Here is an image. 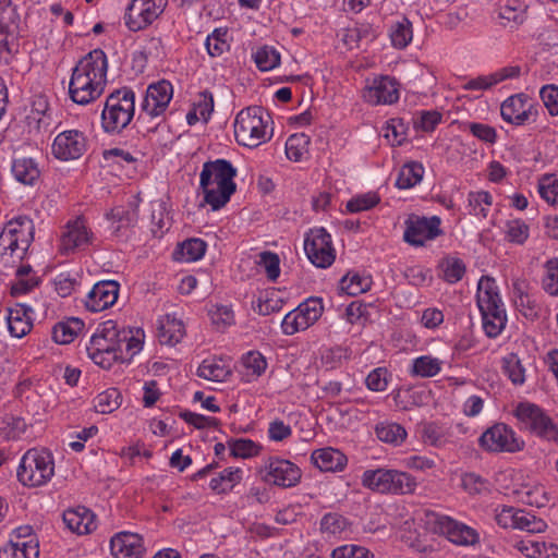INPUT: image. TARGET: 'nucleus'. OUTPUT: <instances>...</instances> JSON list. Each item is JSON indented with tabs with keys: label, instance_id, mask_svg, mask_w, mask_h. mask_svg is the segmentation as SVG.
Instances as JSON below:
<instances>
[{
	"label": "nucleus",
	"instance_id": "f03ea898",
	"mask_svg": "<svg viewBox=\"0 0 558 558\" xmlns=\"http://www.w3.org/2000/svg\"><path fill=\"white\" fill-rule=\"evenodd\" d=\"M238 170L231 161L218 158L203 163L199 173V191L203 193L204 203L211 210L225 207L236 190L234 178Z\"/></svg>",
	"mask_w": 558,
	"mask_h": 558
},
{
	"label": "nucleus",
	"instance_id": "cd10ccee",
	"mask_svg": "<svg viewBox=\"0 0 558 558\" xmlns=\"http://www.w3.org/2000/svg\"><path fill=\"white\" fill-rule=\"evenodd\" d=\"M63 522L71 532L77 535L89 534L97 527L94 512L84 506L65 510Z\"/></svg>",
	"mask_w": 558,
	"mask_h": 558
},
{
	"label": "nucleus",
	"instance_id": "338daca9",
	"mask_svg": "<svg viewBox=\"0 0 558 558\" xmlns=\"http://www.w3.org/2000/svg\"><path fill=\"white\" fill-rule=\"evenodd\" d=\"M214 107V95L208 89L199 92L192 104V108L199 113L204 123H207L210 120Z\"/></svg>",
	"mask_w": 558,
	"mask_h": 558
},
{
	"label": "nucleus",
	"instance_id": "a19ab883",
	"mask_svg": "<svg viewBox=\"0 0 558 558\" xmlns=\"http://www.w3.org/2000/svg\"><path fill=\"white\" fill-rule=\"evenodd\" d=\"M424 172L425 170L421 162H407L399 170L396 186L400 190L412 189L423 180Z\"/></svg>",
	"mask_w": 558,
	"mask_h": 558
},
{
	"label": "nucleus",
	"instance_id": "6e6552de",
	"mask_svg": "<svg viewBox=\"0 0 558 558\" xmlns=\"http://www.w3.org/2000/svg\"><path fill=\"white\" fill-rule=\"evenodd\" d=\"M521 432L558 444V425L539 405L530 401L519 402L512 410Z\"/></svg>",
	"mask_w": 558,
	"mask_h": 558
},
{
	"label": "nucleus",
	"instance_id": "393cba45",
	"mask_svg": "<svg viewBox=\"0 0 558 558\" xmlns=\"http://www.w3.org/2000/svg\"><path fill=\"white\" fill-rule=\"evenodd\" d=\"M520 74L521 68L519 65H507L492 73L465 80L461 88L466 92H485L507 80L518 78Z\"/></svg>",
	"mask_w": 558,
	"mask_h": 558
},
{
	"label": "nucleus",
	"instance_id": "423d86ee",
	"mask_svg": "<svg viewBox=\"0 0 558 558\" xmlns=\"http://www.w3.org/2000/svg\"><path fill=\"white\" fill-rule=\"evenodd\" d=\"M54 476V457L45 448H31L20 459L17 481L28 488L47 485Z\"/></svg>",
	"mask_w": 558,
	"mask_h": 558
},
{
	"label": "nucleus",
	"instance_id": "37998d69",
	"mask_svg": "<svg viewBox=\"0 0 558 558\" xmlns=\"http://www.w3.org/2000/svg\"><path fill=\"white\" fill-rule=\"evenodd\" d=\"M207 243L199 238H191L179 244L175 258L180 262L191 263L204 257Z\"/></svg>",
	"mask_w": 558,
	"mask_h": 558
},
{
	"label": "nucleus",
	"instance_id": "49530a36",
	"mask_svg": "<svg viewBox=\"0 0 558 558\" xmlns=\"http://www.w3.org/2000/svg\"><path fill=\"white\" fill-rule=\"evenodd\" d=\"M26 429L23 417L9 412L0 413V438L3 440L17 439Z\"/></svg>",
	"mask_w": 558,
	"mask_h": 558
},
{
	"label": "nucleus",
	"instance_id": "8fccbe9b",
	"mask_svg": "<svg viewBox=\"0 0 558 558\" xmlns=\"http://www.w3.org/2000/svg\"><path fill=\"white\" fill-rule=\"evenodd\" d=\"M252 58L262 72L271 71L280 64V53L271 46H260L253 53Z\"/></svg>",
	"mask_w": 558,
	"mask_h": 558
},
{
	"label": "nucleus",
	"instance_id": "c756f323",
	"mask_svg": "<svg viewBox=\"0 0 558 558\" xmlns=\"http://www.w3.org/2000/svg\"><path fill=\"white\" fill-rule=\"evenodd\" d=\"M421 437L424 444L437 449H447L460 445L450 428L439 426L436 423L424 424Z\"/></svg>",
	"mask_w": 558,
	"mask_h": 558
},
{
	"label": "nucleus",
	"instance_id": "473e14b6",
	"mask_svg": "<svg viewBox=\"0 0 558 558\" xmlns=\"http://www.w3.org/2000/svg\"><path fill=\"white\" fill-rule=\"evenodd\" d=\"M185 336V326L175 313L166 314L159 319L158 338L161 344L175 345Z\"/></svg>",
	"mask_w": 558,
	"mask_h": 558
},
{
	"label": "nucleus",
	"instance_id": "6ab92c4d",
	"mask_svg": "<svg viewBox=\"0 0 558 558\" xmlns=\"http://www.w3.org/2000/svg\"><path fill=\"white\" fill-rule=\"evenodd\" d=\"M140 202L137 196H133L125 205L116 206L105 214L112 236H125L136 226L140 216Z\"/></svg>",
	"mask_w": 558,
	"mask_h": 558
},
{
	"label": "nucleus",
	"instance_id": "4c0bfd02",
	"mask_svg": "<svg viewBox=\"0 0 558 558\" xmlns=\"http://www.w3.org/2000/svg\"><path fill=\"white\" fill-rule=\"evenodd\" d=\"M444 361L432 355H421L412 360L409 373L413 377L429 378L442 369Z\"/></svg>",
	"mask_w": 558,
	"mask_h": 558
},
{
	"label": "nucleus",
	"instance_id": "7ed1b4c3",
	"mask_svg": "<svg viewBox=\"0 0 558 558\" xmlns=\"http://www.w3.org/2000/svg\"><path fill=\"white\" fill-rule=\"evenodd\" d=\"M476 303L481 312L484 333L490 339L497 338L505 330L508 318L498 286L493 278L480 279Z\"/></svg>",
	"mask_w": 558,
	"mask_h": 558
},
{
	"label": "nucleus",
	"instance_id": "e433bc0d",
	"mask_svg": "<svg viewBox=\"0 0 558 558\" xmlns=\"http://www.w3.org/2000/svg\"><path fill=\"white\" fill-rule=\"evenodd\" d=\"M84 322L76 317L57 323L52 328V339L60 344H68L84 329Z\"/></svg>",
	"mask_w": 558,
	"mask_h": 558
},
{
	"label": "nucleus",
	"instance_id": "58836bf2",
	"mask_svg": "<svg viewBox=\"0 0 558 558\" xmlns=\"http://www.w3.org/2000/svg\"><path fill=\"white\" fill-rule=\"evenodd\" d=\"M501 369L514 386H522L526 380V368L518 353L510 352L502 356Z\"/></svg>",
	"mask_w": 558,
	"mask_h": 558
},
{
	"label": "nucleus",
	"instance_id": "09e8293b",
	"mask_svg": "<svg viewBox=\"0 0 558 558\" xmlns=\"http://www.w3.org/2000/svg\"><path fill=\"white\" fill-rule=\"evenodd\" d=\"M310 136L304 133L292 134L286 142V155L289 160L302 161L308 154Z\"/></svg>",
	"mask_w": 558,
	"mask_h": 558
},
{
	"label": "nucleus",
	"instance_id": "864d4df0",
	"mask_svg": "<svg viewBox=\"0 0 558 558\" xmlns=\"http://www.w3.org/2000/svg\"><path fill=\"white\" fill-rule=\"evenodd\" d=\"M439 267L442 272V279L450 284L459 282L466 270L464 262L458 257L444 258Z\"/></svg>",
	"mask_w": 558,
	"mask_h": 558
},
{
	"label": "nucleus",
	"instance_id": "f3484780",
	"mask_svg": "<svg viewBox=\"0 0 558 558\" xmlns=\"http://www.w3.org/2000/svg\"><path fill=\"white\" fill-rule=\"evenodd\" d=\"M362 98L372 106L396 104L400 98V83L390 75H375L366 78Z\"/></svg>",
	"mask_w": 558,
	"mask_h": 558
},
{
	"label": "nucleus",
	"instance_id": "9d476101",
	"mask_svg": "<svg viewBox=\"0 0 558 558\" xmlns=\"http://www.w3.org/2000/svg\"><path fill=\"white\" fill-rule=\"evenodd\" d=\"M480 447L489 453H517L525 448L524 439L506 423H495L478 438Z\"/></svg>",
	"mask_w": 558,
	"mask_h": 558
},
{
	"label": "nucleus",
	"instance_id": "774afa93",
	"mask_svg": "<svg viewBox=\"0 0 558 558\" xmlns=\"http://www.w3.org/2000/svg\"><path fill=\"white\" fill-rule=\"evenodd\" d=\"M331 558H374V554L366 547L347 544L336 547L331 551Z\"/></svg>",
	"mask_w": 558,
	"mask_h": 558
},
{
	"label": "nucleus",
	"instance_id": "4be33fe9",
	"mask_svg": "<svg viewBox=\"0 0 558 558\" xmlns=\"http://www.w3.org/2000/svg\"><path fill=\"white\" fill-rule=\"evenodd\" d=\"M87 150V137L78 130H66L59 133L52 143L53 156L63 161L75 160Z\"/></svg>",
	"mask_w": 558,
	"mask_h": 558
},
{
	"label": "nucleus",
	"instance_id": "052dcab7",
	"mask_svg": "<svg viewBox=\"0 0 558 558\" xmlns=\"http://www.w3.org/2000/svg\"><path fill=\"white\" fill-rule=\"evenodd\" d=\"M349 526L347 518L337 512H328L323 515L319 523L320 532L328 535H339Z\"/></svg>",
	"mask_w": 558,
	"mask_h": 558
},
{
	"label": "nucleus",
	"instance_id": "72a5a7b5",
	"mask_svg": "<svg viewBox=\"0 0 558 558\" xmlns=\"http://www.w3.org/2000/svg\"><path fill=\"white\" fill-rule=\"evenodd\" d=\"M387 493L391 495L413 494L417 488L416 478L405 472L396 469H388Z\"/></svg>",
	"mask_w": 558,
	"mask_h": 558
},
{
	"label": "nucleus",
	"instance_id": "2eb2a0df",
	"mask_svg": "<svg viewBox=\"0 0 558 558\" xmlns=\"http://www.w3.org/2000/svg\"><path fill=\"white\" fill-rule=\"evenodd\" d=\"M96 240L95 233L84 217L69 220L60 235L59 252L61 255H72L86 251Z\"/></svg>",
	"mask_w": 558,
	"mask_h": 558
},
{
	"label": "nucleus",
	"instance_id": "5fc2aeb1",
	"mask_svg": "<svg viewBox=\"0 0 558 558\" xmlns=\"http://www.w3.org/2000/svg\"><path fill=\"white\" fill-rule=\"evenodd\" d=\"M391 379V372L385 366H379L367 374L364 383L368 390L384 392L387 390Z\"/></svg>",
	"mask_w": 558,
	"mask_h": 558
},
{
	"label": "nucleus",
	"instance_id": "1a4fd4ad",
	"mask_svg": "<svg viewBox=\"0 0 558 558\" xmlns=\"http://www.w3.org/2000/svg\"><path fill=\"white\" fill-rule=\"evenodd\" d=\"M34 221L27 216L9 220L0 233V256L23 259L34 241Z\"/></svg>",
	"mask_w": 558,
	"mask_h": 558
},
{
	"label": "nucleus",
	"instance_id": "39448f33",
	"mask_svg": "<svg viewBox=\"0 0 558 558\" xmlns=\"http://www.w3.org/2000/svg\"><path fill=\"white\" fill-rule=\"evenodd\" d=\"M144 337V331L140 328L119 327L116 322L106 320L98 325L89 340L119 354L135 356L143 349Z\"/></svg>",
	"mask_w": 558,
	"mask_h": 558
},
{
	"label": "nucleus",
	"instance_id": "ddd939ff",
	"mask_svg": "<svg viewBox=\"0 0 558 558\" xmlns=\"http://www.w3.org/2000/svg\"><path fill=\"white\" fill-rule=\"evenodd\" d=\"M444 234L438 216L410 215L404 221L403 241L413 247L425 246L427 242Z\"/></svg>",
	"mask_w": 558,
	"mask_h": 558
},
{
	"label": "nucleus",
	"instance_id": "e2e57ef3",
	"mask_svg": "<svg viewBox=\"0 0 558 558\" xmlns=\"http://www.w3.org/2000/svg\"><path fill=\"white\" fill-rule=\"evenodd\" d=\"M461 485L470 495H483L490 492L489 481L475 472L464 473L461 477Z\"/></svg>",
	"mask_w": 558,
	"mask_h": 558
},
{
	"label": "nucleus",
	"instance_id": "603ef678",
	"mask_svg": "<svg viewBox=\"0 0 558 558\" xmlns=\"http://www.w3.org/2000/svg\"><path fill=\"white\" fill-rule=\"evenodd\" d=\"M122 402V396L117 388H109L96 396L94 408L98 413L107 414L117 410Z\"/></svg>",
	"mask_w": 558,
	"mask_h": 558
},
{
	"label": "nucleus",
	"instance_id": "412c9836",
	"mask_svg": "<svg viewBox=\"0 0 558 558\" xmlns=\"http://www.w3.org/2000/svg\"><path fill=\"white\" fill-rule=\"evenodd\" d=\"M433 524L434 530L452 544L472 546L480 541V534L475 529L448 515H436Z\"/></svg>",
	"mask_w": 558,
	"mask_h": 558
},
{
	"label": "nucleus",
	"instance_id": "c03bdc74",
	"mask_svg": "<svg viewBox=\"0 0 558 558\" xmlns=\"http://www.w3.org/2000/svg\"><path fill=\"white\" fill-rule=\"evenodd\" d=\"M39 545L33 541L26 543L7 542L0 547V558H38Z\"/></svg>",
	"mask_w": 558,
	"mask_h": 558
},
{
	"label": "nucleus",
	"instance_id": "4468645a",
	"mask_svg": "<svg viewBox=\"0 0 558 558\" xmlns=\"http://www.w3.org/2000/svg\"><path fill=\"white\" fill-rule=\"evenodd\" d=\"M168 0H131L124 14V24L131 32L146 29L165 12Z\"/></svg>",
	"mask_w": 558,
	"mask_h": 558
},
{
	"label": "nucleus",
	"instance_id": "a18cd8bd",
	"mask_svg": "<svg viewBox=\"0 0 558 558\" xmlns=\"http://www.w3.org/2000/svg\"><path fill=\"white\" fill-rule=\"evenodd\" d=\"M377 438L386 444L400 446L407 439L408 433L405 428L395 422H380L375 426Z\"/></svg>",
	"mask_w": 558,
	"mask_h": 558
},
{
	"label": "nucleus",
	"instance_id": "a878e982",
	"mask_svg": "<svg viewBox=\"0 0 558 558\" xmlns=\"http://www.w3.org/2000/svg\"><path fill=\"white\" fill-rule=\"evenodd\" d=\"M110 551L114 558H143V537L131 532L117 533L110 539Z\"/></svg>",
	"mask_w": 558,
	"mask_h": 558
},
{
	"label": "nucleus",
	"instance_id": "aec40b11",
	"mask_svg": "<svg viewBox=\"0 0 558 558\" xmlns=\"http://www.w3.org/2000/svg\"><path fill=\"white\" fill-rule=\"evenodd\" d=\"M264 480L280 487H293L301 481L300 468L290 460L269 457L263 468Z\"/></svg>",
	"mask_w": 558,
	"mask_h": 558
},
{
	"label": "nucleus",
	"instance_id": "ea45409f",
	"mask_svg": "<svg viewBox=\"0 0 558 558\" xmlns=\"http://www.w3.org/2000/svg\"><path fill=\"white\" fill-rule=\"evenodd\" d=\"M197 375L201 378L211 381H225L230 375V367L218 359H206L197 368Z\"/></svg>",
	"mask_w": 558,
	"mask_h": 558
},
{
	"label": "nucleus",
	"instance_id": "5701e85b",
	"mask_svg": "<svg viewBox=\"0 0 558 558\" xmlns=\"http://www.w3.org/2000/svg\"><path fill=\"white\" fill-rule=\"evenodd\" d=\"M173 97V85L168 80H159L148 85L142 110L151 118L162 116Z\"/></svg>",
	"mask_w": 558,
	"mask_h": 558
},
{
	"label": "nucleus",
	"instance_id": "6e6d98bb",
	"mask_svg": "<svg viewBox=\"0 0 558 558\" xmlns=\"http://www.w3.org/2000/svg\"><path fill=\"white\" fill-rule=\"evenodd\" d=\"M372 278L367 275L348 274L341 279V289L349 295H357L371 289Z\"/></svg>",
	"mask_w": 558,
	"mask_h": 558
},
{
	"label": "nucleus",
	"instance_id": "de8ad7c7",
	"mask_svg": "<svg viewBox=\"0 0 558 558\" xmlns=\"http://www.w3.org/2000/svg\"><path fill=\"white\" fill-rule=\"evenodd\" d=\"M205 47L211 58L221 57L230 50L229 31L225 27H217L207 35Z\"/></svg>",
	"mask_w": 558,
	"mask_h": 558
},
{
	"label": "nucleus",
	"instance_id": "f257e3e1",
	"mask_svg": "<svg viewBox=\"0 0 558 558\" xmlns=\"http://www.w3.org/2000/svg\"><path fill=\"white\" fill-rule=\"evenodd\" d=\"M108 58L104 50L94 49L78 60L72 69L68 95L76 105L87 106L96 101L108 83Z\"/></svg>",
	"mask_w": 558,
	"mask_h": 558
},
{
	"label": "nucleus",
	"instance_id": "f8f14e48",
	"mask_svg": "<svg viewBox=\"0 0 558 558\" xmlns=\"http://www.w3.org/2000/svg\"><path fill=\"white\" fill-rule=\"evenodd\" d=\"M304 252L317 268H328L336 259L331 235L323 227L312 228L305 233Z\"/></svg>",
	"mask_w": 558,
	"mask_h": 558
},
{
	"label": "nucleus",
	"instance_id": "680f3d73",
	"mask_svg": "<svg viewBox=\"0 0 558 558\" xmlns=\"http://www.w3.org/2000/svg\"><path fill=\"white\" fill-rule=\"evenodd\" d=\"M542 288L547 294L558 296V257L550 258L544 264Z\"/></svg>",
	"mask_w": 558,
	"mask_h": 558
},
{
	"label": "nucleus",
	"instance_id": "7c9ffc66",
	"mask_svg": "<svg viewBox=\"0 0 558 558\" xmlns=\"http://www.w3.org/2000/svg\"><path fill=\"white\" fill-rule=\"evenodd\" d=\"M311 461L323 472H340L348 463L345 454L331 447L314 450L311 454Z\"/></svg>",
	"mask_w": 558,
	"mask_h": 558
},
{
	"label": "nucleus",
	"instance_id": "c85d7f7f",
	"mask_svg": "<svg viewBox=\"0 0 558 558\" xmlns=\"http://www.w3.org/2000/svg\"><path fill=\"white\" fill-rule=\"evenodd\" d=\"M387 34L395 49L403 50L413 40V24L404 14H396L387 23Z\"/></svg>",
	"mask_w": 558,
	"mask_h": 558
},
{
	"label": "nucleus",
	"instance_id": "0e129e2a",
	"mask_svg": "<svg viewBox=\"0 0 558 558\" xmlns=\"http://www.w3.org/2000/svg\"><path fill=\"white\" fill-rule=\"evenodd\" d=\"M380 202V196L377 192H367L355 195L345 205L347 211L351 214L369 210L377 206Z\"/></svg>",
	"mask_w": 558,
	"mask_h": 558
},
{
	"label": "nucleus",
	"instance_id": "13d9d810",
	"mask_svg": "<svg viewBox=\"0 0 558 558\" xmlns=\"http://www.w3.org/2000/svg\"><path fill=\"white\" fill-rule=\"evenodd\" d=\"M537 192L547 204L558 205V178L554 174L542 175L537 182Z\"/></svg>",
	"mask_w": 558,
	"mask_h": 558
},
{
	"label": "nucleus",
	"instance_id": "bf43d9fd",
	"mask_svg": "<svg viewBox=\"0 0 558 558\" xmlns=\"http://www.w3.org/2000/svg\"><path fill=\"white\" fill-rule=\"evenodd\" d=\"M230 452L235 458L248 459L259 454L262 447L248 438H238L228 441Z\"/></svg>",
	"mask_w": 558,
	"mask_h": 558
},
{
	"label": "nucleus",
	"instance_id": "3c124183",
	"mask_svg": "<svg viewBox=\"0 0 558 558\" xmlns=\"http://www.w3.org/2000/svg\"><path fill=\"white\" fill-rule=\"evenodd\" d=\"M387 477L388 469L378 468L375 470H366L362 474L361 483L365 488H368L376 493L386 494L388 483Z\"/></svg>",
	"mask_w": 558,
	"mask_h": 558
},
{
	"label": "nucleus",
	"instance_id": "79ce46f5",
	"mask_svg": "<svg viewBox=\"0 0 558 558\" xmlns=\"http://www.w3.org/2000/svg\"><path fill=\"white\" fill-rule=\"evenodd\" d=\"M468 213L478 219L487 218L493 205V196L487 191H471L466 197Z\"/></svg>",
	"mask_w": 558,
	"mask_h": 558
},
{
	"label": "nucleus",
	"instance_id": "0eeeda50",
	"mask_svg": "<svg viewBox=\"0 0 558 558\" xmlns=\"http://www.w3.org/2000/svg\"><path fill=\"white\" fill-rule=\"evenodd\" d=\"M135 113V93L123 87L112 92L105 101L101 111V129L106 134H120L133 120Z\"/></svg>",
	"mask_w": 558,
	"mask_h": 558
},
{
	"label": "nucleus",
	"instance_id": "a211bd4d",
	"mask_svg": "<svg viewBox=\"0 0 558 558\" xmlns=\"http://www.w3.org/2000/svg\"><path fill=\"white\" fill-rule=\"evenodd\" d=\"M500 116L505 122L521 126L537 120L539 107L526 94L519 93L501 102Z\"/></svg>",
	"mask_w": 558,
	"mask_h": 558
},
{
	"label": "nucleus",
	"instance_id": "69168bd1",
	"mask_svg": "<svg viewBox=\"0 0 558 558\" xmlns=\"http://www.w3.org/2000/svg\"><path fill=\"white\" fill-rule=\"evenodd\" d=\"M547 524L544 520L535 517L534 514L520 509L517 518L514 529L525 531L529 533H542L546 530Z\"/></svg>",
	"mask_w": 558,
	"mask_h": 558
},
{
	"label": "nucleus",
	"instance_id": "bb28decb",
	"mask_svg": "<svg viewBox=\"0 0 558 558\" xmlns=\"http://www.w3.org/2000/svg\"><path fill=\"white\" fill-rule=\"evenodd\" d=\"M5 319L10 335L17 339L23 338L33 328L34 310L29 305L16 303L8 308Z\"/></svg>",
	"mask_w": 558,
	"mask_h": 558
},
{
	"label": "nucleus",
	"instance_id": "9b49d317",
	"mask_svg": "<svg viewBox=\"0 0 558 558\" xmlns=\"http://www.w3.org/2000/svg\"><path fill=\"white\" fill-rule=\"evenodd\" d=\"M323 313V300L317 296H310L284 315L280 326L281 331L286 336L304 331L312 327L322 317Z\"/></svg>",
	"mask_w": 558,
	"mask_h": 558
},
{
	"label": "nucleus",
	"instance_id": "f704fd0d",
	"mask_svg": "<svg viewBox=\"0 0 558 558\" xmlns=\"http://www.w3.org/2000/svg\"><path fill=\"white\" fill-rule=\"evenodd\" d=\"M11 171L14 179L24 185H34L40 177L38 163L28 157L15 158Z\"/></svg>",
	"mask_w": 558,
	"mask_h": 558
},
{
	"label": "nucleus",
	"instance_id": "2f4dec72",
	"mask_svg": "<svg viewBox=\"0 0 558 558\" xmlns=\"http://www.w3.org/2000/svg\"><path fill=\"white\" fill-rule=\"evenodd\" d=\"M86 352L88 357L104 369H110L116 363H130L134 357L131 354H119L117 351L96 344L92 340L86 345Z\"/></svg>",
	"mask_w": 558,
	"mask_h": 558
},
{
	"label": "nucleus",
	"instance_id": "4d7b16f0",
	"mask_svg": "<svg viewBox=\"0 0 558 558\" xmlns=\"http://www.w3.org/2000/svg\"><path fill=\"white\" fill-rule=\"evenodd\" d=\"M530 236V227L522 219H512L506 222L505 239L517 245H522Z\"/></svg>",
	"mask_w": 558,
	"mask_h": 558
},
{
	"label": "nucleus",
	"instance_id": "c9c22d12",
	"mask_svg": "<svg viewBox=\"0 0 558 558\" xmlns=\"http://www.w3.org/2000/svg\"><path fill=\"white\" fill-rule=\"evenodd\" d=\"M242 475L240 468H226L210 480L209 487L216 494H228L242 481Z\"/></svg>",
	"mask_w": 558,
	"mask_h": 558
},
{
	"label": "nucleus",
	"instance_id": "dca6fc26",
	"mask_svg": "<svg viewBox=\"0 0 558 558\" xmlns=\"http://www.w3.org/2000/svg\"><path fill=\"white\" fill-rule=\"evenodd\" d=\"M21 4L14 0H0V53L17 52L21 25Z\"/></svg>",
	"mask_w": 558,
	"mask_h": 558
},
{
	"label": "nucleus",
	"instance_id": "20e7f679",
	"mask_svg": "<svg viewBox=\"0 0 558 558\" xmlns=\"http://www.w3.org/2000/svg\"><path fill=\"white\" fill-rule=\"evenodd\" d=\"M233 126L238 144L247 148H256L274 135L271 118L259 106H250L239 111Z\"/></svg>",
	"mask_w": 558,
	"mask_h": 558
},
{
	"label": "nucleus",
	"instance_id": "b1692460",
	"mask_svg": "<svg viewBox=\"0 0 558 558\" xmlns=\"http://www.w3.org/2000/svg\"><path fill=\"white\" fill-rule=\"evenodd\" d=\"M120 284L116 280H102L94 284L87 293L84 305L89 312H101L111 307L118 300Z\"/></svg>",
	"mask_w": 558,
	"mask_h": 558
}]
</instances>
